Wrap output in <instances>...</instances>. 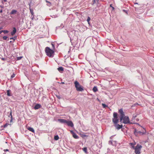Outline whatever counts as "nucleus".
Returning <instances> with one entry per match:
<instances>
[{
	"instance_id": "1",
	"label": "nucleus",
	"mask_w": 154,
	"mask_h": 154,
	"mask_svg": "<svg viewBox=\"0 0 154 154\" xmlns=\"http://www.w3.org/2000/svg\"><path fill=\"white\" fill-rule=\"evenodd\" d=\"M45 51L46 54L49 57H53L54 51L49 47H46L45 48Z\"/></svg>"
},
{
	"instance_id": "2",
	"label": "nucleus",
	"mask_w": 154,
	"mask_h": 154,
	"mask_svg": "<svg viewBox=\"0 0 154 154\" xmlns=\"http://www.w3.org/2000/svg\"><path fill=\"white\" fill-rule=\"evenodd\" d=\"M132 148H134L135 149V152L136 154H140V151L142 146L141 145L138 144L134 148V146H132Z\"/></svg>"
},
{
	"instance_id": "3",
	"label": "nucleus",
	"mask_w": 154,
	"mask_h": 154,
	"mask_svg": "<svg viewBox=\"0 0 154 154\" xmlns=\"http://www.w3.org/2000/svg\"><path fill=\"white\" fill-rule=\"evenodd\" d=\"M74 84L77 91H82L83 90V88L80 85L79 83L77 81H75Z\"/></svg>"
},
{
	"instance_id": "4",
	"label": "nucleus",
	"mask_w": 154,
	"mask_h": 154,
	"mask_svg": "<svg viewBox=\"0 0 154 154\" xmlns=\"http://www.w3.org/2000/svg\"><path fill=\"white\" fill-rule=\"evenodd\" d=\"M119 112L120 115V121L121 122H122L123 118L125 116L124 112H123L122 109L119 110Z\"/></svg>"
},
{
	"instance_id": "5",
	"label": "nucleus",
	"mask_w": 154,
	"mask_h": 154,
	"mask_svg": "<svg viewBox=\"0 0 154 154\" xmlns=\"http://www.w3.org/2000/svg\"><path fill=\"white\" fill-rule=\"evenodd\" d=\"M123 122H122L125 124H128L129 123L131 124V122L130 121L129 119V117L128 116H125L124 117L123 119Z\"/></svg>"
},
{
	"instance_id": "6",
	"label": "nucleus",
	"mask_w": 154,
	"mask_h": 154,
	"mask_svg": "<svg viewBox=\"0 0 154 154\" xmlns=\"http://www.w3.org/2000/svg\"><path fill=\"white\" fill-rule=\"evenodd\" d=\"M68 125L71 127H73L74 125L72 122L71 121H67L66 123Z\"/></svg>"
},
{
	"instance_id": "7",
	"label": "nucleus",
	"mask_w": 154,
	"mask_h": 154,
	"mask_svg": "<svg viewBox=\"0 0 154 154\" xmlns=\"http://www.w3.org/2000/svg\"><path fill=\"white\" fill-rule=\"evenodd\" d=\"M115 126L116 129H119L122 128V125H120L119 124H116L115 125Z\"/></svg>"
},
{
	"instance_id": "8",
	"label": "nucleus",
	"mask_w": 154,
	"mask_h": 154,
	"mask_svg": "<svg viewBox=\"0 0 154 154\" xmlns=\"http://www.w3.org/2000/svg\"><path fill=\"white\" fill-rule=\"evenodd\" d=\"M136 116H133L132 118V119L131 120L132 122H131V124H136V122L135 121V119L136 118Z\"/></svg>"
},
{
	"instance_id": "9",
	"label": "nucleus",
	"mask_w": 154,
	"mask_h": 154,
	"mask_svg": "<svg viewBox=\"0 0 154 154\" xmlns=\"http://www.w3.org/2000/svg\"><path fill=\"white\" fill-rule=\"evenodd\" d=\"M58 121L62 123H66L67 120L63 119H58Z\"/></svg>"
},
{
	"instance_id": "10",
	"label": "nucleus",
	"mask_w": 154,
	"mask_h": 154,
	"mask_svg": "<svg viewBox=\"0 0 154 154\" xmlns=\"http://www.w3.org/2000/svg\"><path fill=\"white\" fill-rule=\"evenodd\" d=\"M113 122L115 124H117L119 122V119L118 118H114L112 119Z\"/></svg>"
},
{
	"instance_id": "11",
	"label": "nucleus",
	"mask_w": 154,
	"mask_h": 154,
	"mask_svg": "<svg viewBox=\"0 0 154 154\" xmlns=\"http://www.w3.org/2000/svg\"><path fill=\"white\" fill-rule=\"evenodd\" d=\"M41 106L39 104H37L34 106V109H38L41 107Z\"/></svg>"
},
{
	"instance_id": "12",
	"label": "nucleus",
	"mask_w": 154,
	"mask_h": 154,
	"mask_svg": "<svg viewBox=\"0 0 154 154\" xmlns=\"http://www.w3.org/2000/svg\"><path fill=\"white\" fill-rule=\"evenodd\" d=\"M16 28L15 27H14L13 30L12 32H11V35H14L16 33Z\"/></svg>"
},
{
	"instance_id": "13",
	"label": "nucleus",
	"mask_w": 154,
	"mask_h": 154,
	"mask_svg": "<svg viewBox=\"0 0 154 154\" xmlns=\"http://www.w3.org/2000/svg\"><path fill=\"white\" fill-rule=\"evenodd\" d=\"M27 129L29 131H31L33 133H35L34 130L33 128L29 127L27 128Z\"/></svg>"
},
{
	"instance_id": "14",
	"label": "nucleus",
	"mask_w": 154,
	"mask_h": 154,
	"mask_svg": "<svg viewBox=\"0 0 154 154\" xmlns=\"http://www.w3.org/2000/svg\"><path fill=\"white\" fill-rule=\"evenodd\" d=\"M57 69L60 72H63L64 70L63 68L61 66L58 68Z\"/></svg>"
},
{
	"instance_id": "15",
	"label": "nucleus",
	"mask_w": 154,
	"mask_h": 154,
	"mask_svg": "<svg viewBox=\"0 0 154 154\" xmlns=\"http://www.w3.org/2000/svg\"><path fill=\"white\" fill-rule=\"evenodd\" d=\"M17 12V11L15 10H13L11 11L10 14H15Z\"/></svg>"
},
{
	"instance_id": "16",
	"label": "nucleus",
	"mask_w": 154,
	"mask_h": 154,
	"mask_svg": "<svg viewBox=\"0 0 154 154\" xmlns=\"http://www.w3.org/2000/svg\"><path fill=\"white\" fill-rule=\"evenodd\" d=\"M72 135L73 137L75 139H78L79 138V137L75 133H73Z\"/></svg>"
},
{
	"instance_id": "17",
	"label": "nucleus",
	"mask_w": 154,
	"mask_h": 154,
	"mask_svg": "<svg viewBox=\"0 0 154 154\" xmlns=\"http://www.w3.org/2000/svg\"><path fill=\"white\" fill-rule=\"evenodd\" d=\"M11 90H8L7 91V95L8 96H11V95L10 94Z\"/></svg>"
},
{
	"instance_id": "18",
	"label": "nucleus",
	"mask_w": 154,
	"mask_h": 154,
	"mask_svg": "<svg viewBox=\"0 0 154 154\" xmlns=\"http://www.w3.org/2000/svg\"><path fill=\"white\" fill-rule=\"evenodd\" d=\"M93 90L94 92H96L97 91V88L96 86H94L93 89Z\"/></svg>"
},
{
	"instance_id": "19",
	"label": "nucleus",
	"mask_w": 154,
	"mask_h": 154,
	"mask_svg": "<svg viewBox=\"0 0 154 154\" xmlns=\"http://www.w3.org/2000/svg\"><path fill=\"white\" fill-rule=\"evenodd\" d=\"M46 2L48 3V4H47V5L49 7H50L51 6V3L50 2L48 1L47 0H46Z\"/></svg>"
},
{
	"instance_id": "20",
	"label": "nucleus",
	"mask_w": 154,
	"mask_h": 154,
	"mask_svg": "<svg viewBox=\"0 0 154 154\" xmlns=\"http://www.w3.org/2000/svg\"><path fill=\"white\" fill-rule=\"evenodd\" d=\"M59 139V136L58 135H56L54 137V139L55 140H58Z\"/></svg>"
},
{
	"instance_id": "21",
	"label": "nucleus",
	"mask_w": 154,
	"mask_h": 154,
	"mask_svg": "<svg viewBox=\"0 0 154 154\" xmlns=\"http://www.w3.org/2000/svg\"><path fill=\"white\" fill-rule=\"evenodd\" d=\"M113 117L114 118H118L117 113L116 112H114L113 113Z\"/></svg>"
},
{
	"instance_id": "22",
	"label": "nucleus",
	"mask_w": 154,
	"mask_h": 154,
	"mask_svg": "<svg viewBox=\"0 0 154 154\" xmlns=\"http://www.w3.org/2000/svg\"><path fill=\"white\" fill-rule=\"evenodd\" d=\"M10 115L11 116V121H10V122H11L12 121V112H11H11H10Z\"/></svg>"
},
{
	"instance_id": "23",
	"label": "nucleus",
	"mask_w": 154,
	"mask_h": 154,
	"mask_svg": "<svg viewBox=\"0 0 154 154\" xmlns=\"http://www.w3.org/2000/svg\"><path fill=\"white\" fill-rule=\"evenodd\" d=\"M83 151L85 153L87 152V148L86 147H84L82 149Z\"/></svg>"
},
{
	"instance_id": "24",
	"label": "nucleus",
	"mask_w": 154,
	"mask_h": 154,
	"mask_svg": "<svg viewBox=\"0 0 154 154\" xmlns=\"http://www.w3.org/2000/svg\"><path fill=\"white\" fill-rule=\"evenodd\" d=\"M3 32L5 34L8 33V31L6 30H2Z\"/></svg>"
},
{
	"instance_id": "25",
	"label": "nucleus",
	"mask_w": 154,
	"mask_h": 154,
	"mask_svg": "<svg viewBox=\"0 0 154 154\" xmlns=\"http://www.w3.org/2000/svg\"><path fill=\"white\" fill-rule=\"evenodd\" d=\"M102 106L104 108H105L106 107H107V106L105 104L102 103Z\"/></svg>"
},
{
	"instance_id": "26",
	"label": "nucleus",
	"mask_w": 154,
	"mask_h": 154,
	"mask_svg": "<svg viewBox=\"0 0 154 154\" xmlns=\"http://www.w3.org/2000/svg\"><path fill=\"white\" fill-rule=\"evenodd\" d=\"M30 13L31 14H32V15H33V14H34V13L33 12L32 10L30 8Z\"/></svg>"
},
{
	"instance_id": "27",
	"label": "nucleus",
	"mask_w": 154,
	"mask_h": 154,
	"mask_svg": "<svg viewBox=\"0 0 154 154\" xmlns=\"http://www.w3.org/2000/svg\"><path fill=\"white\" fill-rule=\"evenodd\" d=\"M91 19H90V18L89 17H88V19H87V21L88 22V23H89V21Z\"/></svg>"
},
{
	"instance_id": "28",
	"label": "nucleus",
	"mask_w": 154,
	"mask_h": 154,
	"mask_svg": "<svg viewBox=\"0 0 154 154\" xmlns=\"http://www.w3.org/2000/svg\"><path fill=\"white\" fill-rule=\"evenodd\" d=\"M7 38H8V37L6 36H4L3 37V39H4L5 40H6Z\"/></svg>"
},
{
	"instance_id": "29",
	"label": "nucleus",
	"mask_w": 154,
	"mask_h": 154,
	"mask_svg": "<svg viewBox=\"0 0 154 154\" xmlns=\"http://www.w3.org/2000/svg\"><path fill=\"white\" fill-rule=\"evenodd\" d=\"M135 144H136V143H130V145H131V146H132V145H133V146H134V145H135Z\"/></svg>"
},
{
	"instance_id": "30",
	"label": "nucleus",
	"mask_w": 154,
	"mask_h": 154,
	"mask_svg": "<svg viewBox=\"0 0 154 154\" xmlns=\"http://www.w3.org/2000/svg\"><path fill=\"white\" fill-rule=\"evenodd\" d=\"M15 76V75L14 74H13L11 76V78H14Z\"/></svg>"
},
{
	"instance_id": "31",
	"label": "nucleus",
	"mask_w": 154,
	"mask_h": 154,
	"mask_svg": "<svg viewBox=\"0 0 154 154\" xmlns=\"http://www.w3.org/2000/svg\"><path fill=\"white\" fill-rule=\"evenodd\" d=\"M22 58V57H17V60H20Z\"/></svg>"
},
{
	"instance_id": "32",
	"label": "nucleus",
	"mask_w": 154,
	"mask_h": 154,
	"mask_svg": "<svg viewBox=\"0 0 154 154\" xmlns=\"http://www.w3.org/2000/svg\"><path fill=\"white\" fill-rule=\"evenodd\" d=\"M138 133H142V134H145V131L144 132H142L140 131H138Z\"/></svg>"
},
{
	"instance_id": "33",
	"label": "nucleus",
	"mask_w": 154,
	"mask_h": 154,
	"mask_svg": "<svg viewBox=\"0 0 154 154\" xmlns=\"http://www.w3.org/2000/svg\"><path fill=\"white\" fill-rule=\"evenodd\" d=\"M110 7L112 8V10H113L114 9V8L112 6V4H111L110 5Z\"/></svg>"
},
{
	"instance_id": "34",
	"label": "nucleus",
	"mask_w": 154,
	"mask_h": 154,
	"mask_svg": "<svg viewBox=\"0 0 154 154\" xmlns=\"http://www.w3.org/2000/svg\"><path fill=\"white\" fill-rule=\"evenodd\" d=\"M9 124H6L5 125H4V128H5Z\"/></svg>"
},
{
	"instance_id": "35",
	"label": "nucleus",
	"mask_w": 154,
	"mask_h": 154,
	"mask_svg": "<svg viewBox=\"0 0 154 154\" xmlns=\"http://www.w3.org/2000/svg\"><path fill=\"white\" fill-rule=\"evenodd\" d=\"M139 120V119L138 118H136L135 121H136V122H138Z\"/></svg>"
},
{
	"instance_id": "36",
	"label": "nucleus",
	"mask_w": 154,
	"mask_h": 154,
	"mask_svg": "<svg viewBox=\"0 0 154 154\" xmlns=\"http://www.w3.org/2000/svg\"><path fill=\"white\" fill-rule=\"evenodd\" d=\"M7 0H3L2 1V3H3V2H7Z\"/></svg>"
},
{
	"instance_id": "37",
	"label": "nucleus",
	"mask_w": 154,
	"mask_h": 154,
	"mask_svg": "<svg viewBox=\"0 0 154 154\" xmlns=\"http://www.w3.org/2000/svg\"><path fill=\"white\" fill-rule=\"evenodd\" d=\"M99 0H94V2H98Z\"/></svg>"
},
{
	"instance_id": "38",
	"label": "nucleus",
	"mask_w": 154,
	"mask_h": 154,
	"mask_svg": "<svg viewBox=\"0 0 154 154\" xmlns=\"http://www.w3.org/2000/svg\"><path fill=\"white\" fill-rule=\"evenodd\" d=\"M70 132L71 133V134H73V133H75L73 131H70Z\"/></svg>"
},
{
	"instance_id": "39",
	"label": "nucleus",
	"mask_w": 154,
	"mask_h": 154,
	"mask_svg": "<svg viewBox=\"0 0 154 154\" xmlns=\"http://www.w3.org/2000/svg\"><path fill=\"white\" fill-rule=\"evenodd\" d=\"M4 151L5 152H6V151H8V149H5L4 150Z\"/></svg>"
},
{
	"instance_id": "40",
	"label": "nucleus",
	"mask_w": 154,
	"mask_h": 154,
	"mask_svg": "<svg viewBox=\"0 0 154 154\" xmlns=\"http://www.w3.org/2000/svg\"><path fill=\"white\" fill-rule=\"evenodd\" d=\"M2 12V10L1 9V10H0V13H1Z\"/></svg>"
},
{
	"instance_id": "41",
	"label": "nucleus",
	"mask_w": 154,
	"mask_h": 154,
	"mask_svg": "<svg viewBox=\"0 0 154 154\" xmlns=\"http://www.w3.org/2000/svg\"><path fill=\"white\" fill-rule=\"evenodd\" d=\"M10 39H14V38H12V37L11 38H10Z\"/></svg>"
},
{
	"instance_id": "42",
	"label": "nucleus",
	"mask_w": 154,
	"mask_h": 154,
	"mask_svg": "<svg viewBox=\"0 0 154 154\" xmlns=\"http://www.w3.org/2000/svg\"><path fill=\"white\" fill-rule=\"evenodd\" d=\"M123 11H124L125 12L127 13V11H126V10H123Z\"/></svg>"
},
{
	"instance_id": "43",
	"label": "nucleus",
	"mask_w": 154,
	"mask_h": 154,
	"mask_svg": "<svg viewBox=\"0 0 154 154\" xmlns=\"http://www.w3.org/2000/svg\"><path fill=\"white\" fill-rule=\"evenodd\" d=\"M2 32H3L2 30L0 31V34H1Z\"/></svg>"
},
{
	"instance_id": "44",
	"label": "nucleus",
	"mask_w": 154,
	"mask_h": 154,
	"mask_svg": "<svg viewBox=\"0 0 154 154\" xmlns=\"http://www.w3.org/2000/svg\"><path fill=\"white\" fill-rule=\"evenodd\" d=\"M52 45L54 47V45L53 44H52Z\"/></svg>"
},
{
	"instance_id": "45",
	"label": "nucleus",
	"mask_w": 154,
	"mask_h": 154,
	"mask_svg": "<svg viewBox=\"0 0 154 154\" xmlns=\"http://www.w3.org/2000/svg\"><path fill=\"white\" fill-rule=\"evenodd\" d=\"M62 84H64V82H62Z\"/></svg>"
},
{
	"instance_id": "46",
	"label": "nucleus",
	"mask_w": 154,
	"mask_h": 154,
	"mask_svg": "<svg viewBox=\"0 0 154 154\" xmlns=\"http://www.w3.org/2000/svg\"><path fill=\"white\" fill-rule=\"evenodd\" d=\"M136 104L138 105V103H136Z\"/></svg>"
},
{
	"instance_id": "47",
	"label": "nucleus",
	"mask_w": 154,
	"mask_h": 154,
	"mask_svg": "<svg viewBox=\"0 0 154 154\" xmlns=\"http://www.w3.org/2000/svg\"><path fill=\"white\" fill-rule=\"evenodd\" d=\"M59 98V97H58V98Z\"/></svg>"
},
{
	"instance_id": "48",
	"label": "nucleus",
	"mask_w": 154,
	"mask_h": 154,
	"mask_svg": "<svg viewBox=\"0 0 154 154\" xmlns=\"http://www.w3.org/2000/svg\"><path fill=\"white\" fill-rule=\"evenodd\" d=\"M59 98V97H58V98Z\"/></svg>"
}]
</instances>
